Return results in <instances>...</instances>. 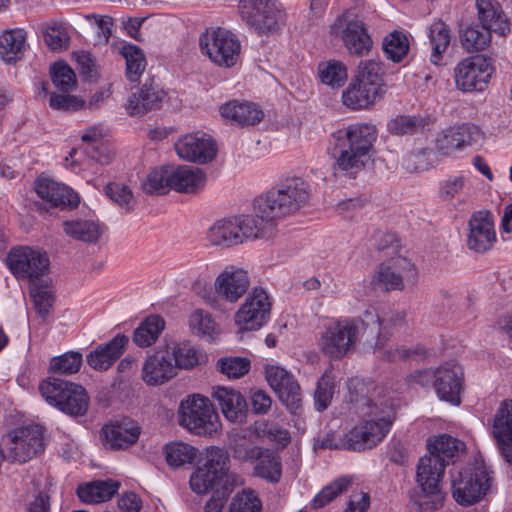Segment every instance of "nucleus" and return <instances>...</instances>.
Masks as SVG:
<instances>
[{
	"label": "nucleus",
	"mask_w": 512,
	"mask_h": 512,
	"mask_svg": "<svg viewBox=\"0 0 512 512\" xmlns=\"http://www.w3.org/2000/svg\"><path fill=\"white\" fill-rule=\"evenodd\" d=\"M357 408L364 416L369 417L353 427L344 437L342 443L335 440L333 433L326 434L318 440L322 449H339L363 451L378 445L391 428L394 419V405L390 399L374 403L369 398H361L356 402Z\"/></svg>",
	"instance_id": "f257e3e1"
},
{
	"label": "nucleus",
	"mask_w": 512,
	"mask_h": 512,
	"mask_svg": "<svg viewBox=\"0 0 512 512\" xmlns=\"http://www.w3.org/2000/svg\"><path fill=\"white\" fill-rule=\"evenodd\" d=\"M376 139L375 126L354 123L333 132L327 150L335 160V168L354 174L363 169L372 156Z\"/></svg>",
	"instance_id": "f03ea898"
},
{
	"label": "nucleus",
	"mask_w": 512,
	"mask_h": 512,
	"mask_svg": "<svg viewBox=\"0 0 512 512\" xmlns=\"http://www.w3.org/2000/svg\"><path fill=\"white\" fill-rule=\"evenodd\" d=\"M445 467L439 460L427 455L420 458L416 468L419 490L409 494L410 504L420 512H435L444 506L446 494L442 489Z\"/></svg>",
	"instance_id": "7ed1b4c3"
},
{
	"label": "nucleus",
	"mask_w": 512,
	"mask_h": 512,
	"mask_svg": "<svg viewBox=\"0 0 512 512\" xmlns=\"http://www.w3.org/2000/svg\"><path fill=\"white\" fill-rule=\"evenodd\" d=\"M309 184L301 177H288L259 198V209L268 219L293 214L308 202Z\"/></svg>",
	"instance_id": "20e7f679"
},
{
	"label": "nucleus",
	"mask_w": 512,
	"mask_h": 512,
	"mask_svg": "<svg viewBox=\"0 0 512 512\" xmlns=\"http://www.w3.org/2000/svg\"><path fill=\"white\" fill-rule=\"evenodd\" d=\"M39 391L45 401L70 416H84L89 408V396L79 384L54 376L43 380Z\"/></svg>",
	"instance_id": "39448f33"
},
{
	"label": "nucleus",
	"mask_w": 512,
	"mask_h": 512,
	"mask_svg": "<svg viewBox=\"0 0 512 512\" xmlns=\"http://www.w3.org/2000/svg\"><path fill=\"white\" fill-rule=\"evenodd\" d=\"M178 414L179 424L198 436H212L221 427L218 413L204 396L192 395L183 400Z\"/></svg>",
	"instance_id": "423d86ee"
},
{
	"label": "nucleus",
	"mask_w": 512,
	"mask_h": 512,
	"mask_svg": "<svg viewBox=\"0 0 512 512\" xmlns=\"http://www.w3.org/2000/svg\"><path fill=\"white\" fill-rule=\"evenodd\" d=\"M405 318L403 311H390L381 317L376 308H367L359 317L363 342L375 349H382L390 340L393 331L406 325Z\"/></svg>",
	"instance_id": "0eeeda50"
},
{
	"label": "nucleus",
	"mask_w": 512,
	"mask_h": 512,
	"mask_svg": "<svg viewBox=\"0 0 512 512\" xmlns=\"http://www.w3.org/2000/svg\"><path fill=\"white\" fill-rule=\"evenodd\" d=\"M361 323L357 319H344L329 324L318 341L320 350L333 360L343 358L361 338Z\"/></svg>",
	"instance_id": "6e6552de"
},
{
	"label": "nucleus",
	"mask_w": 512,
	"mask_h": 512,
	"mask_svg": "<svg viewBox=\"0 0 512 512\" xmlns=\"http://www.w3.org/2000/svg\"><path fill=\"white\" fill-rule=\"evenodd\" d=\"M202 54L214 64L230 68L239 58L241 45L237 37L224 28L207 29L199 38Z\"/></svg>",
	"instance_id": "1a4fd4ad"
},
{
	"label": "nucleus",
	"mask_w": 512,
	"mask_h": 512,
	"mask_svg": "<svg viewBox=\"0 0 512 512\" xmlns=\"http://www.w3.org/2000/svg\"><path fill=\"white\" fill-rule=\"evenodd\" d=\"M492 477L484 467H473L451 473L452 495L462 506L479 502L488 491Z\"/></svg>",
	"instance_id": "9d476101"
},
{
	"label": "nucleus",
	"mask_w": 512,
	"mask_h": 512,
	"mask_svg": "<svg viewBox=\"0 0 512 512\" xmlns=\"http://www.w3.org/2000/svg\"><path fill=\"white\" fill-rule=\"evenodd\" d=\"M229 457L218 447L207 451L205 463L198 467L190 477V487L197 494L207 493L210 489L221 487L226 480L232 481L228 474Z\"/></svg>",
	"instance_id": "9b49d317"
},
{
	"label": "nucleus",
	"mask_w": 512,
	"mask_h": 512,
	"mask_svg": "<svg viewBox=\"0 0 512 512\" xmlns=\"http://www.w3.org/2000/svg\"><path fill=\"white\" fill-rule=\"evenodd\" d=\"M6 264L16 278L27 279L32 285L48 272L50 260L46 252L20 246L9 251Z\"/></svg>",
	"instance_id": "f8f14e48"
},
{
	"label": "nucleus",
	"mask_w": 512,
	"mask_h": 512,
	"mask_svg": "<svg viewBox=\"0 0 512 512\" xmlns=\"http://www.w3.org/2000/svg\"><path fill=\"white\" fill-rule=\"evenodd\" d=\"M7 459L25 463L44 451L42 426L30 424L18 427L7 435Z\"/></svg>",
	"instance_id": "ddd939ff"
},
{
	"label": "nucleus",
	"mask_w": 512,
	"mask_h": 512,
	"mask_svg": "<svg viewBox=\"0 0 512 512\" xmlns=\"http://www.w3.org/2000/svg\"><path fill=\"white\" fill-rule=\"evenodd\" d=\"M331 33L340 36L349 53L365 55L372 47V39L363 21L352 11H346L331 25Z\"/></svg>",
	"instance_id": "4468645a"
},
{
	"label": "nucleus",
	"mask_w": 512,
	"mask_h": 512,
	"mask_svg": "<svg viewBox=\"0 0 512 512\" xmlns=\"http://www.w3.org/2000/svg\"><path fill=\"white\" fill-rule=\"evenodd\" d=\"M239 11L259 34L276 32L283 20V12L275 0H240Z\"/></svg>",
	"instance_id": "2eb2a0df"
},
{
	"label": "nucleus",
	"mask_w": 512,
	"mask_h": 512,
	"mask_svg": "<svg viewBox=\"0 0 512 512\" xmlns=\"http://www.w3.org/2000/svg\"><path fill=\"white\" fill-rule=\"evenodd\" d=\"M493 68L490 59L475 55L460 61L454 77L458 89L463 92L483 91L490 80Z\"/></svg>",
	"instance_id": "dca6fc26"
},
{
	"label": "nucleus",
	"mask_w": 512,
	"mask_h": 512,
	"mask_svg": "<svg viewBox=\"0 0 512 512\" xmlns=\"http://www.w3.org/2000/svg\"><path fill=\"white\" fill-rule=\"evenodd\" d=\"M270 310L271 304L266 291L256 287L236 312L235 324L241 330H258L269 319Z\"/></svg>",
	"instance_id": "f3484780"
},
{
	"label": "nucleus",
	"mask_w": 512,
	"mask_h": 512,
	"mask_svg": "<svg viewBox=\"0 0 512 512\" xmlns=\"http://www.w3.org/2000/svg\"><path fill=\"white\" fill-rule=\"evenodd\" d=\"M434 389L438 398L452 405L461 403L464 390V370L456 361H448L436 368Z\"/></svg>",
	"instance_id": "a211bd4d"
},
{
	"label": "nucleus",
	"mask_w": 512,
	"mask_h": 512,
	"mask_svg": "<svg viewBox=\"0 0 512 512\" xmlns=\"http://www.w3.org/2000/svg\"><path fill=\"white\" fill-rule=\"evenodd\" d=\"M265 376L282 403L295 413L301 405V391L293 375L280 366L268 365L265 368Z\"/></svg>",
	"instance_id": "6ab92c4d"
},
{
	"label": "nucleus",
	"mask_w": 512,
	"mask_h": 512,
	"mask_svg": "<svg viewBox=\"0 0 512 512\" xmlns=\"http://www.w3.org/2000/svg\"><path fill=\"white\" fill-rule=\"evenodd\" d=\"M415 276L414 265L406 258L398 257L389 263H382L371 280L375 289L383 291L402 290L404 279Z\"/></svg>",
	"instance_id": "aec40b11"
},
{
	"label": "nucleus",
	"mask_w": 512,
	"mask_h": 512,
	"mask_svg": "<svg viewBox=\"0 0 512 512\" xmlns=\"http://www.w3.org/2000/svg\"><path fill=\"white\" fill-rule=\"evenodd\" d=\"M496 241L493 215L488 210L474 212L468 221L467 246L476 253L490 250Z\"/></svg>",
	"instance_id": "412c9836"
},
{
	"label": "nucleus",
	"mask_w": 512,
	"mask_h": 512,
	"mask_svg": "<svg viewBox=\"0 0 512 512\" xmlns=\"http://www.w3.org/2000/svg\"><path fill=\"white\" fill-rule=\"evenodd\" d=\"M250 286L248 271L243 268L227 266L215 279L214 289L217 296L229 303H236Z\"/></svg>",
	"instance_id": "4be33fe9"
},
{
	"label": "nucleus",
	"mask_w": 512,
	"mask_h": 512,
	"mask_svg": "<svg viewBox=\"0 0 512 512\" xmlns=\"http://www.w3.org/2000/svg\"><path fill=\"white\" fill-rule=\"evenodd\" d=\"M482 138V132L478 126L469 123L452 126L443 130L436 138L437 150L445 155L463 150L467 146L477 143Z\"/></svg>",
	"instance_id": "5701e85b"
},
{
	"label": "nucleus",
	"mask_w": 512,
	"mask_h": 512,
	"mask_svg": "<svg viewBox=\"0 0 512 512\" xmlns=\"http://www.w3.org/2000/svg\"><path fill=\"white\" fill-rule=\"evenodd\" d=\"M175 150L180 158L199 164H206L216 156V144L205 133L187 134L175 143Z\"/></svg>",
	"instance_id": "b1692460"
},
{
	"label": "nucleus",
	"mask_w": 512,
	"mask_h": 512,
	"mask_svg": "<svg viewBox=\"0 0 512 512\" xmlns=\"http://www.w3.org/2000/svg\"><path fill=\"white\" fill-rule=\"evenodd\" d=\"M176 374L168 344L148 356L142 367V379L150 386L162 385Z\"/></svg>",
	"instance_id": "393cba45"
},
{
	"label": "nucleus",
	"mask_w": 512,
	"mask_h": 512,
	"mask_svg": "<svg viewBox=\"0 0 512 512\" xmlns=\"http://www.w3.org/2000/svg\"><path fill=\"white\" fill-rule=\"evenodd\" d=\"M34 190L39 198L52 207L74 209L80 203L78 194L71 188L45 176H40L35 180Z\"/></svg>",
	"instance_id": "a878e982"
},
{
	"label": "nucleus",
	"mask_w": 512,
	"mask_h": 512,
	"mask_svg": "<svg viewBox=\"0 0 512 512\" xmlns=\"http://www.w3.org/2000/svg\"><path fill=\"white\" fill-rule=\"evenodd\" d=\"M166 93L153 79L146 81L127 99L126 109L131 116H140L148 111L160 109Z\"/></svg>",
	"instance_id": "bb28decb"
},
{
	"label": "nucleus",
	"mask_w": 512,
	"mask_h": 512,
	"mask_svg": "<svg viewBox=\"0 0 512 512\" xmlns=\"http://www.w3.org/2000/svg\"><path fill=\"white\" fill-rule=\"evenodd\" d=\"M211 397L217 403L223 416L232 423H243L247 417L248 405L244 396L233 388L213 387Z\"/></svg>",
	"instance_id": "cd10ccee"
},
{
	"label": "nucleus",
	"mask_w": 512,
	"mask_h": 512,
	"mask_svg": "<svg viewBox=\"0 0 512 512\" xmlns=\"http://www.w3.org/2000/svg\"><path fill=\"white\" fill-rule=\"evenodd\" d=\"M492 435L501 455L512 464V401L505 400L498 408L492 426Z\"/></svg>",
	"instance_id": "c85d7f7f"
},
{
	"label": "nucleus",
	"mask_w": 512,
	"mask_h": 512,
	"mask_svg": "<svg viewBox=\"0 0 512 512\" xmlns=\"http://www.w3.org/2000/svg\"><path fill=\"white\" fill-rule=\"evenodd\" d=\"M129 338L124 334H117L106 344H101L87 355L88 365L98 371L108 370L124 353Z\"/></svg>",
	"instance_id": "c756f323"
},
{
	"label": "nucleus",
	"mask_w": 512,
	"mask_h": 512,
	"mask_svg": "<svg viewBox=\"0 0 512 512\" xmlns=\"http://www.w3.org/2000/svg\"><path fill=\"white\" fill-rule=\"evenodd\" d=\"M102 433L105 445L112 450L125 449L137 442L140 427L130 420L111 422L104 425Z\"/></svg>",
	"instance_id": "7c9ffc66"
},
{
	"label": "nucleus",
	"mask_w": 512,
	"mask_h": 512,
	"mask_svg": "<svg viewBox=\"0 0 512 512\" xmlns=\"http://www.w3.org/2000/svg\"><path fill=\"white\" fill-rule=\"evenodd\" d=\"M240 226L237 218H223L215 221L206 231L205 239L209 245L219 248H230L242 244L239 234Z\"/></svg>",
	"instance_id": "2f4dec72"
},
{
	"label": "nucleus",
	"mask_w": 512,
	"mask_h": 512,
	"mask_svg": "<svg viewBox=\"0 0 512 512\" xmlns=\"http://www.w3.org/2000/svg\"><path fill=\"white\" fill-rule=\"evenodd\" d=\"M478 19L484 28L499 35L510 31V24L501 5L496 0H476Z\"/></svg>",
	"instance_id": "473e14b6"
},
{
	"label": "nucleus",
	"mask_w": 512,
	"mask_h": 512,
	"mask_svg": "<svg viewBox=\"0 0 512 512\" xmlns=\"http://www.w3.org/2000/svg\"><path fill=\"white\" fill-rule=\"evenodd\" d=\"M205 181V173L200 168L187 165L171 169L168 178L170 188L180 193H195L204 186Z\"/></svg>",
	"instance_id": "72a5a7b5"
},
{
	"label": "nucleus",
	"mask_w": 512,
	"mask_h": 512,
	"mask_svg": "<svg viewBox=\"0 0 512 512\" xmlns=\"http://www.w3.org/2000/svg\"><path fill=\"white\" fill-rule=\"evenodd\" d=\"M256 215H246L237 218V223L240 226L239 234H242L241 241L245 239H256L268 237L273 233L274 221L276 219H268L264 217L259 209V198L256 200Z\"/></svg>",
	"instance_id": "f704fd0d"
},
{
	"label": "nucleus",
	"mask_w": 512,
	"mask_h": 512,
	"mask_svg": "<svg viewBox=\"0 0 512 512\" xmlns=\"http://www.w3.org/2000/svg\"><path fill=\"white\" fill-rule=\"evenodd\" d=\"M221 115L239 125H256L264 117L258 106L250 102L231 101L220 108Z\"/></svg>",
	"instance_id": "c9c22d12"
},
{
	"label": "nucleus",
	"mask_w": 512,
	"mask_h": 512,
	"mask_svg": "<svg viewBox=\"0 0 512 512\" xmlns=\"http://www.w3.org/2000/svg\"><path fill=\"white\" fill-rule=\"evenodd\" d=\"M427 446L428 456L439 460L446 468L447 465L455 462V458L464 448V443L450 435L442 434L437 436L433 442L429 440Z\"/></svg>",
	"instance_id": "e433bc0d"
},
{
	"label": "nucleus",
	"mask_w": 512,
	"mask_h": 512,
	"mask_svg": "<svg viewBox=\"0 0 512 512\" xmlns=\"http://www.w3.org/2000/svg\"><path fill=\"white\" fill-rule=\"evenodd\" d=\"M120 487L114 480H97L79 485L77 495L82 502L100 503L111 499Z\"/></svg>",
	"instance_id": "4c0bfd02"
},
{
	"label": "nucleus",
	"mask_w": 512,
	"mask_h": 512,
	"mask_svg": "<svg viewBox=\"0 0 512 512\" xmlns=\"http://www.w3.org/2000/svg\"><path fill=\"white\" fill-rule=\"evenodd\" d=\"M428 37L432 46L430 62L439 66L442 64L443 54L451 42L450 27L442 20L434 21L428 28Z\"/></svg>",
	"instance_id": "58836bf2"
},
{
	"label": "nucleus",
	"mask_w": 512,
	"mask_h": 512,
	"mask_svg": "<svg viewBox=\"0 0 512 512\" xmlns=\"http://www.w3.org/2000/svg\"><path fill=\"white\" fill-rule=\"evenodd\" d=\"M377 96V93L353 79L342 93V102L352 110H362L373 105Z\"/></svg>",
	"instance_id": "ea45409f"
},
{
	"label": "nucleus",
	"mask_w": 512,
	"mask_h": 512,
	"mask_svg": "<svg viewBox=\"0 0 512 512\" xmlns=\"http://www.w3.org/2000/svg\"><path fill=\"white\" fill-rule=\"evenodd\" d=\"M165 328V321L159 315L146 317L133 332V342L141 348L153 345Z\"/></svg>",
	"instance_id": "a19ab883"
},
{
	"label": "nucleus",
	"mask_w": 512,
	"mask_h": 512,
	"mask_svg": "<svg viewBox=\"0 0 512 512\" xmlns=\"http://www.w3.org/2000/svg\"><path fill=\"white\" fill-rule=\"evenodd\" d=\"M254 475L270 483H278L282 477L281 458L272 450L264 448L256 459Z\"/></svg>",
	"instance_id": "79ce46f5"
},
{
	"label": "nucleus",
	"mask_w": 512,
	"mask_h": 512,
	"mask_svg": "<svg viewBox=\"0 0 512 512\" xmlns=\"http://www.w3.org/2000/svg\"><path fill=\"white\" fill-rule=\"evenodd\" d=\"M63 230L74 240L95 243L100 237L99 224L93 220L72 219L63 222Z\"/></svg>",
	"instance_id": "37998d69"
},
{
	"label": "nucleus",
	"mask_w": 512,
	"mask_h": 512,
	"mask_svg": "<svg viewBox=\"0 0 512 512\" xmlns=\"http://www.w3.org/2000/svg\"><path fill=\"white\" fill-rule=\"evenodd\" d=\"M25 33L22 29L5 31L0 36V56L5 62L20 58L25 47Z\"/></svg>",
	"instance_id": "c03bdc74"
},
{
	"label": "nucleus",
	"mask_w": 512,
	"mask_h": 512,
	"mask_svg": "<svg viewBox=\"0 0 512 512\" xmlns=\"http://www.w3.org/2000/svg\"><path fill=\"white\" fill-rule=\"evenodd\" d=\"M492 31L483 25H469L460 31V42L468 52L481 51L491 42Z\"/></svg>",
	"instance_id": "a18cd8bd"
},
{
	"label": "nucleus",
	"mask_w": 512,
	"mask_h": 512,
	"mask_svg": "<svg viewBox=\"0 0 512 512\" xmlns=\"http://www.w3.org/2000/svg\"><path fill=\"white\" fill-rule=\"evenodd\" d=\"M189 327L193 334L208 341L215 340L219 333L218 325L212 316L201 309L195 310L189 317Z\"/></svg>",
	"instance_id": "49530a36"
},
{
	"label": "nucleus",
	"mask_w": 512,
	"mask_h": 512,
	"mask_svg": "<svg viewBox=\"0 0 512 512\" xmlns=\"http://www.w3.org/2000/svg\"><path fill=\"white\" fill-rule=\"evenodd\" d=\"M164 453L167 464L177 468L193 463L197 456V449L187 443L175 442L166 444Z\"/></svg>",
	"instance_id": "de8ad7c7"
},
{
	"label": "nucleus",
	"mask_w": 512,
	"mask_h": 512,
	"mask_svg": "<svg viewBox=\"0 0 512 512\" xmlns=\"http://www.w3.org/2000/svg\"><path fill=\"white\" fill-rule=\"evenodd\" d=\"M318 73L323 84L332 88L343 86L347 80V67L338 60L322 62L318 66Z\"/></svg>",
	"instance_id": "09e8293b"
},
{
	"label": "nucleus",
	"mask_w": 512,
	"mask_h": 512,
	"mask_svg": "<svg viewBox=\"0 0 512 512\" xmlns=\"http://www.w3.org/2000/svg\"><path fill=\"white\" fill-rule=\"evenodd\" d=\"M352 482L353 478L350 476H342L335 479L316 494L312 500V508L319 509L326 506L336 497L347 491Z\"/></svg>",
	"instance_id": "8fccbe9b"
},
{
	"label": "nucleus",
	"mask_w": 512,
	"mask_h": 512,
	"mask_svg": "<svg viewBox=\"0 0 512 512\" xmlns=\"http://www.w3.org/2000/svg\"><path fill=\"white\" fill-rule=\"evenodd\" d=\"M126 60V75L129 81H138L146 67V59L142 50L133 44H126L121 51Z\"/></svg>",
	"instance_id": "3c124183"
},
{
	"label": "nucleus",
	"mask_w": 512,
	"mask_h": 512,
	"mask_svg": "<svg viewBox=\"0 0 512 512\" xmlns=\"http://www.w3.org/2000/svg\"><path fill=\"white\" fill-rule=\"evenodd\" d=\"M383 51L387 59L401 62L409 51L408 37L399 31L391 32L383 40Z\"/></svg>",
	"instance_id": "603ef678"
},
{
	"label": "nucleus",
	"mask_w": 512,
	"mask_h": 512,
	"mask_svg": "<svg viewBox=\"0 0 512 512\" xmlns=\"http://www.w3.org/2000/svg\"><path fill=\"white\" fill-rule=\"evenodd\" d=\"M354 80L362 83V85H365L379 95L383 81L380 64L374 60L361 62Z\"/></svg>",
	"instance_id": "864d4df0"
},
{
	"label": "nucleus",
	"mask_w": 512,
	"mask_h": 512,
	"mask_svg": "<svg viewBox=\"0 0 512 512\" xmlns=\"http://www.w3.org/2000/svg\"><path fill=\"white\" fill-rule=\"evenodd\" d=\"M427 122L421 116L399 115L387 123V129L394 135H412L422 131Z\"/></svg>",
	"instance_id": "5fc2aeb1"
},
{
	"label": "nucleus",
	"mask_w": 512,
	"mask_h": 512,
	"mask_svg": "<svg viewBox=\"0 0 512 512\" xmlns=\"http://www.w3.org/2000/svg\"><path fill=\"white\" fill-rule=\"evenodd\" d=\"M170 353L176 370L178 368L191 369L199 363L198 351L188 341L174 343L170 346Z\"/></svg>",
	"instance_id": "6e6d98bb"
},
{
	"label": "nucleus",
	"mask_w": 512,
	"mask_h": 512,
	"mask_svg": "<svg viewBox=\"0 0 512 512\" xmlns=\"http://www.w3.org/2000/svg\"><path fill=\"white\" fill-rule=\"evenodd\" d=\"M50 74L54 87L60 92L69 93L76 88V75L65 62L54 63L50 68Z\"/></svg>",
	"instance_id": "4d7b16f0"
},
{
	"label": "nucleus",
	"mask_w": 512,
	"mask_h": 512,
	"mask_svg": "<svg viewBox=\"0 0 512 512\" xmlns=\"http://www.w3.org/2000/svg\"><path fill=\"white\" fill-rule=\"evenodd\" d=\"M467 180L462 172L448 175L438 183V198L444 202L457 198L464 190Z\"/></svg>",
	"instance_id": "13d9d810"
},
{
	"label": "nucleus",
	"mask_w": 512,
	"mask_h": 512,
	"mask_svg": "<svg viewBox=\"0 0 512 512\" xmlns=\"http://www.w3.org/2000/svg\"><path fill=\"white\" fill-rule=\"evenodd\" d=\"M82 362L83 358L80 352L69 351L53 357L50 361L49 371L54 374H75L80 370Z\"/></svg>",
	"instance_id": "bf43d9fd"
},
{
	"label": "nucleus",
	"mask_w": 512,
	"mask_h": 512,
	"mask_svg": "<svg viewBox=\"0 0 512 512\" xmlns=\"http://www.w3.org/2000/svg\"><path fill=\"white\" fill-rule=\"evenodd\" d=\"M43 38L53 51H63L69 47L70 36L63 23L51 22L43 30Z\"/></svg>",
	"instance_id": "052dcab7"
},
{
	"label": "nucleus",
	"mask_w": 512,
	"mask_h": 512,
	"mask_svg": "<svg viewBox=\"0 0 512 512\" xmlns=\"http://www.w3.org/2000/svg\"><path fill=\"white\" fill-rule=\"evenodd\" d=\"M30 295L36 312L42 320H45L49 316L54 303L52 291L47 286L34 283L30 285Z\"/></svg>",
	"instance_id": "680f3d73"
},
{
	"label": "nucleus",
	"mask_w": 512,
	"mask_h": 512,
	"mask_svg": "<svg viewBox=\"0 0 512 512\" xmlns=\"http://www.w3.org/2000/svg\"><path fill=\"white\" fill-rule=\"evenodd\" d=\"M254 431L258 437L267 438L270 441L280 444L282 447L290 443L291 437L289 432L278 424L257 421L254 424Z\"/></svg>",
	"instance_id": "e2e57ef3"
},
{
	"label": "nucleus",
	"mask_w": 512,
	"mask_h": 512,
	"mask_svg": "<svg viewBox=\"0 0 512 512\" xmlns=\"http://www.w3.org/2000/svg\"><path fill=\"white\" fill-rule=\"evenodd\" d=\"M250 360L244 357H224L218 360L219 371L229 379H239L250 370Z\"/></svg>",
	"instance_id": "0e129e2a"
},
{
	"label": "nucleus",
	"mask_w": 512,
	"mask_h": 512,
	"mask_svg": "<svg viewBox=\"0 0 512 512\" xmlns=\"http://www.w3.org/2000/svg\"><path fill=\"white\" fill-rule=\"evenodd\" d=\"M171 169L164 167L159 170H153L147 176L146 182L143 184V189L148 194H165L169 191L170 183L168 178L170 177Z\"/></svg>",
	"instance_id": "69168bd1"
},
{
	"label": "nucleus",
	"mask_w": 512,
	"mask_h": 512,
	"mask_svg": "<svg viewBox=\"0 0 512 512\" xmlns=\"http://www.w3.org/2000/svg\"><path fill=\"white\" fill-rule=\"evenodd\" d=\"M262 503L258 496L250 490L237 493L232 499L229 512H261Z\"/></svg>",
	"instance_id": "338daca9"
},
{
	"label": "nucleus",
	"mask_w": 512,
	"mask_h": 512,
	"mask_svg": "<svg viewBox=\"0 0 512 512\" xmlns=\"http://www.w3.org/2000/svg\"><path fill=\"white\" fill-rule=\"evenodd\" d=\"M106 195L121 208L130 211L135 205L131 189L121 183H109L105 187Z\"/></svg>",
	"instance_id": "774afa93"
}]
</instances>
